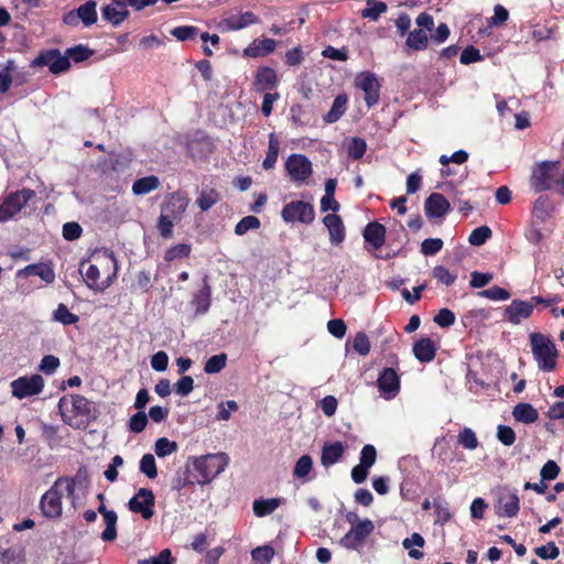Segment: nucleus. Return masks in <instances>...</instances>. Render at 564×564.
I'll list each match as a JSON object with an SVG mask.
<instances>
[{"instance_id": "1", "label": "nucleus", "mask_w": 564, "mask_h": 564, "mask_svg": "<svg viewBox=\"0 0 564 564\" xmlns=\"http://www.w3.org/2000/svg\"><path fill=\"white\" fill-rule=\"evenodd\" d=\"M191 204L186 192L174 191L164 196L160 206V216L156 221V229L163 239L173 237L174 226L182 221Z\"/></svg>"}, {"instance_id": "2", "label": "nucleus", "mask_w": 564, "mask_h": 564, "mask_svg": "<svg viewBox=\"0 0 564 564\" xmlns=\"http://www.w3.org/2000/svg\"><path fill=\"white\" fill-rule=\"evenodd\" d=\"M65 485V491L68 498L74 499L76 478L61 477L54 485L42 496L40 509L47 519H59L63 513L62 486Z\"/></svg>"}, {"instance_id": "3", "label": "nucleus", "mask_w": 564, "mask_h": 564, "mask_svg": "<svg viewBox=\"0 0 564 564\" xmlns=\"http://www.w3.org/2000/svg\"><path fill=\"white\" fill-rule=\"evenodd\" d=\"M228 463L229 458L225 453L195 457L193 459V467L198 474V476H195L197 485L204 486L209 484L225 470Z\"/></svg>"}, {"instance_id": "4", "label": "nucleus", "mask_w": 564, "mask_h": 564, "mask_svg": "<svg viewBox=\"0 0 564 564\" xmlns=\"http://www.w3.org/2000/svg\"><path fill=\"white\" fill-rule=\"evenodd\" d=\"M532 355L540 370L553 371L556 365L557 350L554 343L541 333H532L529 336Z\"/></svg>"}, {"instance_id": "5", "label": "nucleus", "mask_w": 564, "mask_h": 564, "mask_svg": "<svg viewBox=\"0 0 564 564\" xmlns=\"http://www.w3.org/2000/svg\"><path fill=\"white\" fill-rule=\"evenodd\" d=\"M58 410L63 416L65 423L70 424L67 421V413H70L74 417L84 416L86 419L93 417V402L80 394L64 395L58 401Z\"/></svg>"}, {"instance_id": "6", "label": "nucleus", "mask_w": 564, "mask_h": 564, "mask_svg": "<svg viewBox=\"0 0 564 564\" xmlns=\"http://www.w3.org/2000/svg\"><path fill=\"white\" fill-rule=\"evenodd\" d=\"M281 218L286 224L300 223L311 225L315 219V209L313 204L308 202L291 200L283 206Z\"/></svg>"}, {"instance_id": "7", "label": "nucleus", "mask_w": 564, "mask_h": 564, "mask_svg": "<svg viewBox=\"0 0 564 564\" xmlns=\"http://www.w3.org/2000/svg\"><path fill=\"white\" fill-rule=\"evenodd\" d=\"M32 189H22L8 195L0 205V221H6L17 215L33 197Z\"/></svg>"}, {"instance_id": "8", "label": "nucleus", "mask_w": 564, "mask_h": 564, "mask_svg": "<svg viewBox=\"0 0 564 564\" xmlns=\"http://www.w3.org/2000/svg\"><path fill=\"white\" fill-rule=\"evenodd\" d=\"M128 508L131 512L140 514L144 520L154 516L155 496L151 489L141 488L129 500Z\"/></svg>"}, {"instance_id": "9", "label": "nucleus", "mask_w": 564, "mask_h": 564, "mask_svg": "<svg viewBox=\"0 0 564 564\" xmlns=\"http://www.w3.org/2000/svg\"><path fill=\"white\" fill-rule=\"evenodd\" d=\"M373 530L372 521L365 519L360 523L350 527L349 531L340 539L339 544L347 550H356L364 544Z\"/></svg>"}, {"instance_id": "10", "label": "nucleus", "mask_w": 564, "mask_h": 564, "mask_svg": "<svg viewBox=\"0 0 564 564\" xmlns=\"http://www.w3.org/2000/svg\"><path fill=\"white\" fill-rule=\"evenodd\" d=\"M13 397L22 400L40 394L44 389V379L40 375L20 377L11 382Z\"/></svg>"}, {"instance_id": "11", "label": "nucleus", "mask_w": 564, "mask_h": 564, "mask_svg": "<svg viewBox=\"0 0 564 564\" xmlns=\"http://www.w3.org/2000/svg\"><path fill=\"white\" fill-rule=\"evenodd\" d=\"M215 149L213 140L203 131H195L186 138L187 153L194 160L206 159Z\"/></svg>"}, {"instance_id": "12", "label": "nucleus", "mask_w": 564, "mask_h": 564, "mask_svg": "<svg viewBox=\"0 0 564 564\" xmlns=\"http://www.w3.org/2000/svg\"><path fill=\"white\" fill-rule=\"evenodd\" d=\"M377 387L386 400H391L400 392V377L393 368H383L379 372Z\"/></svg>"}, {"instance_id": "13", "label": "nucleus", "mask_w": 564, "mask_h": 564, "mask_svg": "<svg viewBox=\"0 0 564 564\" xmlns=\"http://www.w3.org/2000/svg\"><path fill=\"white\" fill-rule=\"evenodd\" d=\"M88 263L87 260H83L79 264V272L84 276V281L86 285L96 292H104L112 284V279L116 278V272L112 276H108L104 281H99L100 279V271L96 264H88L87 269H85V265Z\"/></svg>"}, {"instance_id": "14", "label": "nucleus", "mask_w": 564, "mask_h": 564, "mask_svg": "<svg viewBox=\"0 0 564 564\" xmlns=\"http://www.w3.org/2000/svg\"><path fill=\"white\" fill-rule=\"evenodd\" d=\"M355 85L365 93V100L368 107L378 102L380 85L375 74L370 72L360 73L355 79Z\"/></svg>"}, {"instance_id": "15", "label": "nucleus", "mask_w": 564, "mask_h": 564, "mask_svg": "<svg viewBox=\"0 0 564 564\" xmlns=\"http://www.w3.org/2000/svg\"><path fill=\"white\" fill-rule=\"evenodd\" d=\"M34 62L37 65L47 66L53 74L66 72L70 67L68 56L62 55L58 50L42 53Z\"/></svg>"}, {"instance_id": "16", "label": "nucleus", "mask_w": 564, "mask_h": 564, "mask_svg": "<svg viewBox=\"0 0 564 564\" xmlns=\"http://www.w3.org/2000/svg\"><path fill=\"white\" fill-rule=\"evenodd\" d=\"M127 7L128 4L122 0H112L101 8V15L112 25H120L130 14Z\"/></svg>"}, {"instance_id": "17", "label": "nucleus", "mask_w": 564, "mask_h": 564, "mask_svg": "<svg viewBox=\"0 0 564 564\" xmlns=\"http://www.w3.org/2000/svg\"><path fill=\"white\" fill-rule=\"evenodd\" d=\"M533 312V303L513 300L505 310V318L513 324L518 325L522 319H527Z\"/></svg>"}, {"instance_id": "18", "label": "nucleus", "mask_w": 564, "mask_h": 564, "mask_svg": "<svg viewBox=\"0 0 564 564\" xmlns=\"http://www.w3.org/2000/svg\"><path fill=\"white\" fill-rule=\"evenodd\" d=\"M449 208V202L440 193H432L424 203V213L429 219L444 217Z\"/></svg>"}, {"instance_id": "19", "label": "nucleus", "mask_w": 564, "mask_h": 564, "mask_svg": "<svg viewBox=\"0 0 564 564\" xmlns=\"http://www.w3.org/2000/svg\"><path fill=\"white\" fill-rule=\"evenodd\" d=\"M323 224L329 234V241L334 246L340 245L346 238L343 219L337 214H327L323 217Z\"/></svg>"}, {"instance_id": "20", "label": "nucleus", "mask_w": 564, "mask_h": 564, "mask_svg": "<svg viewBox=\"0 0 564 564\" xmlns=\"http://www.w3.org/2000/svg\"><path fill=\"white\" fill-rule=\"evenodd\" d=\"M290 176H310L312 173V163L303 154H292L285 163Z\"/></svg>"}, {"instance_id": "21", "label": "nucleus", "mask_w": 564, "mask_h": 564, "mask_svg": "<svg viewBox=\"0 0 564 564\" xmlns=\"http://www.w3.org/2000/svg\"><path fill=\"white\" fill-rule=\"evenodd\" d=\"M192 305L194 306L196 315L206 314L212 305V288L206 275L203 279L202 289L194 294Z\"/></svg>"}, {"instance_id": "22", "label": "nucleus", "mask_w": 564, "mask_h": 564, "mask_svg": "<svg viewBox=\"0 0 564 564\" xmlns=\"http://www.w3.org/2000/svg\"><path fill=\"white\" fill-rule=\"evenodd\" d=\"M362 237L375 250L380 249L386 241V227L377 221L369 223L362 230Z\"/></svg>"}, {"instance_id": "23", "label": "nucleus", "mask_w": 564, "mask_h": 564, "mask_svg": "<svg viewBox=\"0 0 564 564\" xmlns=\"http://www.w3.org/2000/svg\"><path fill=\"white\" fill-rule=\"evenodd\" d=\"M104 518L106 529L101 533V540L104 542H113L117 539V522L118 516L113 510H108L104 503H100L98 510Z\"/></svg>"}, {"instance_id": "24", "label": "nucleus", "mask_w": 564, "mask_h": 564, "mask_svg": "<svg viewBox=\"0 0 564 564\" xmlns=\"http://www.w3.org/2000/svg\"><path fill=\"white\" fill-rule=\"evenodd\" d=\"M437 347L435 343L427 338H421L413 344L412 351L414 357L422 364L434 360Z\"/></svg>"}, {"instance_id": "25", "label": "nucleus", "mask_w": 564, "mask_h": 564, "mask_svg": "<svg viewBox=\"0 0 564 564\" xmlns=\"http://www.w3.org/2000/svg\"><path fill=\"white\" fill-rule=\"evenodd\" d=\"M555 212V206L547 195H540L532 204V216L540 223H545Z\"/></svg>"}, {"instance_id": "26", "label": "nucleus", "mask_w": 564, "mask_h": 564, "mask_svg": "<svg viewBox=\"0 0 564 564\" xmlns=\"http://www.w3.org/2000/svg\"><path fill=\"white\" fill-rule=\"evenodd\" d=\"M345 453V446L341 442L325 443L322 447L321 464L324 467H330L338 463Z\"/></svg>"}, {"instance_id": "27", "label": "nucleus", "mask_w": 564, "mask_h": 564, "mask_svg": "<svg viewBox=\"0 0 564 564\" xmlns=\"http://www.w3.org/2000/svg\"><path fill=\"white\" fill-rule=\"evenodd\" d=\"M519 512V498L516 494L501 496L498 500V516L514 518Z\"/></svg>"}, {"instance_id": "28", "label": "nucleus", "mask_w": 564, "mask_h": 564, "mask_svg": "<svg viewBox=\"0 0 564 564\" xmlns=\"http://www.w3.org/2000/svg\"><path fill=\"white\" fill-rule=\"evenodd\" d=\"M276 74L271 67H261L258 69L254 87L257 91H265L276 85Z\"/></svg>"}, {"instance_id": "29", "label": "nucleus", "mask_w": 564, "mask_h": 564, "mask_svg": "<svg viewBox=\"0 0 564 564\" xmlns=\"http://www.w3.org/2000/svg\"><path fill=\"white\" fill-rule=\"evenodd\" d=\"M220 199L221 195L216 188L203 187L202 191L198 193L195 203L202 212H207L218 202H220Z\"/></svg>"}, {"instance_id": "30", "label": "nucleus", "mask_w": 564, "mask_h": 564, "mask_svg": "<svg viewBox=\"0 0 564 564\" xmlns=\"http://www.w3.org/2000/svg\"><path fill=\"white\" fill-rule=\"evenodd\" d=\"M275 41L272 39L254 40L251 45L245 48L243 53L250 57L265 56L275 48Z\"/></svg>"}, {"instance_id": "31", "label": "nucleus", "mask_w": 564, "mask_h": 564, "mask_svg": "<svg viewBox=\"0 0 564 564\" xmlns=\"http://www.w3.org/2000/svg\"><path fill=\"white\" fill-rule=\"evenodd\" d=\"M512 416L519 423L532 424L538 420L539 414L530 403H518L513 406Z\"/></svg>"}, {"instance_id": "32", "label": "nucleus", "mask_w": 564, "mask_h": 564, "mask_svg": "<svg viewBox=\"0 0 564 564\" xmlns=\"http://www.w3.org/2000/svg\"><path fill=\"white\" fill-rule=\"evenodd\" d=\"M25 275L40 276L46 283H53L55 272L52 265L46 263H34L25 267L22 271Z\"/></svg>"}, {"instance_id": "33", "label": "nucleus", "mask_w": 564, "mask_h": 564, "mask_svg": "<svg viewBox=\"0 0 564 564\" xmlns=\"http://www.w3.org/2000/svg\"><path fill=\"white\" fill-rule=\"evenodd\" d=\"M257 22H258V18L252 12L248 11L240 15H231V17L225 19L221 22V24L227 30L234 31V30L243 29V28L248 26L249 24H253Z\"/></svg>"}, {"instance_id": "34", "label": "nucleus", "mask_w": 564, "mask_h": 564, "mask_svg": "<svg viewBox=\"0 0 564 564\" xmlns=\"http://www.w3.org/2000/svg\"><path fill=\"white\" fill-rule=\"evenodd\" d=\"M281 505L279 498L257 499L253 501L252 510L256 517L263 518L273 513Z\"/></svg>"}, {"instance_id": "35", "label": "nucleus", "mask_w": 564, "mask_h": 564, "mask_svg": "<svg viewBox=\"0 0 564 564\" xmlns=\"http://www.w3.org/2000/svg\"><path fill=\"white\" fill-rule=\"evenodd\" d=\"M97 2L89 0L76 9V15L84 25L89 26L97 21Z\"/></svg>"}, {"instance_id": "36", "label": "nucleus", "mask_w": 564, "mask_h": 564, "mask_svg": "<svg viewBox=\"0 0 564 564\" xmlns=\"http://www.w3.org/2000/svg\"><path fill=\"white\" fill-rule=\"evenodd\" d=\"M347 108V96L338 95L333 101L330 110L324 116V121L334 123L345 113Z\"/></svg>"}, {"instance_id": "37", "label": "nucleus", "mask_w": 564, "mask_h": 564, "mask_svg": "<svg viewBox=\"0 0 564 564\" xmlns=\"http://www.w3.org/2000/svg\"><path fill=\"white\" fill-rule=\"evenodd\" d=\"M425 544L424 539L419 533H413L411 538L404 539L402 542V546L409 551L408 555L413 560H421L423 557V553L419 550L411 549L413 545L416 547H423Z\"/></svg>"}, {"instance_id": "38", "label": "nucleus", "mask_w": 564, "mask_h": 564, "mask_svg": "<svg viewBox=\"0 0 564 564\" xmlns=\"http://www.w3.org/2000/svg\"><path fill=\"white\" fill-rule=\"evenodd\" d=\"M192 252V246L189 243H177L170 247L163 256L164 261L172 262L176 259H186Z\"/></svg>"}, {"instance_id": "39", "label": "nucleus", "mask_w": 564, "mask_h": 564, "mask_svg": "<svg viewBox=\"0 0 564 564\" xmlns=\"http://www.w3.org/2000/svg\"><path fill=\"white\" fill-rule=\"evenodd\" d=\"M178 451V445L174 441H170L167 437H161L156 440L154 444V453L159 458H164Z\"/></svg>"}, {"instance_id": "40", "label": "nucleus", "mask_w": 564, "mask_h": 564, "mask_svg": "<svg viewBox=\"0 0 564 564\" xmlns=\"http://www.w3.org/2000/svg\"><path fill=\"white\" fill-rule=\"evenodd\" d=\"M387 10L388 7L384 2L378 0H367V7L361 11V17L376 21L380 14L384 13Z\"/></svg>"}, {"instance_id": "41", "label": "nucleus", "mask_w": 564, "mask_h": 564, "mask_svg": "<svg viewBox=\"0 0 564 564\" xmlns=\"http://www.w3.org/2000/svg\"><path fill=\"white\" fill-rule=\"evenodd\" d=\"M427 34L422 29L413 30L409 33L406 39V45L415 51H421L427 46Z\"/></svg>"}, {"instance_id": "42", "label": "nucleus", "mask_w": 564, "mask_h": 564, "mask_svg": "<svg viewBox=\"0 0 564 564\" xmlns=\"http://www.w3.org/2000/svg\"><path fill=\"white\" fill-rule=\"evenodd\" d=\"M54 319L64 326H69L76 324L79 317L72 313L65 304L61 303L54 311Z\"/></svg>"}, {"instance_id": "43", "label": "nucleus", "mask_w": 564, "mask_h": 564, "mask_svg": "<svg viewBox=\"0 0 564 564\" xmlns=\"http://www.w3.org/2000/svg\"><path fill=\"white\" fill-rule=\"evenodd\" d=\"M457 442L463 448L468 451H474L479 445L475 432L469 427H464L459 431Z\"/></svg>"}, {"instance_id": "44", "label": "nucleus", "mask_w": 564, "mask_h": 564, "mask_svg": "<svg viewBox=\"0 0 564 564\" xmlns=\"http://www.w3.org/2000/svg\"><path fill=\"white\" fill-rule=\"evenodd\" d=\"M227 364V355L221 352L219 355H214L207 359L204 366V371L207 375H216L219 373Z\"/></svg>"}, {"instance_id": "45", "label": "nucleus", "mask_w": 564, "mask_h": 564, "mask_svg": "<svg viewBox=\"0 0 564 564\" xmlns=\"http://www.w3.org/2000/svg\"><path fill=\"white\" fill-rule=\"evenodd\" d=\"M159 178H137L132 185L134 195H144L159 187Z\"/></svg>"}, {"instance_id": "46", "label": "nucleus", "mask_w": 564, "mask_h": 564, "mask_svg": "<svg viewBox=\"0 0 564 564\" xmlns=\"http://www.w3.org/2000/svg\"><path fill=\"white\" fill-rule=\"evenodd\" d=\"M274 556V549L270 545L258 546L251 552L252 561L256 564H270Z\"/></svg>"}, {"instance_id": "47", "label": "nucleus", "mask_w": 564, "mask_h": 564, "mask_svg": "<svg viewBox=\"0 0 564 564\" xmlns=\"http://www.w3.org/2000/svg\"><path fill=\"white\" fill-rule=\"evenodd\" d=\"M261 226L260 219L256 216H246L238 221L235 227V234L237 236H243L249 230L259 229Z\"/></svg>"}, {"instance_id": "48", "label": "nucleus", "mask_w": 564, "mask_h": 564, "mask_svg": "<svg viewBox=\"0 0 564 564\" xmlns=\"http://www.w3.org/2000/svg\"><path fill=\"white\" fill-rule=\"evenodd\" d=\"M491 234L488 226L477 227L469 234L468 242L475 247L482 246L491 237Z\"/></svg>"}, {"instance_id": "49", "label": "nucleus", "mask_w": 564, "mask_h": 564, "mask_svg": "<svg viewBox=\"0 0 564 564\" xmlns=\"http://www.w3.org/2000/svg\"><path fill=\"white\" fill-rule=\"evenodd\" d=\"M279 147H280V143H279L278 138L275 137L274 133H270L269 149H268L267 158L264 159V161L262 163L264 169H270L275 163V161L278 159Z\"/></svg>"}, {"instance_id": "50", "label": "nucleus", "mask_w": 564, "mask_h": 564, "mask_svg": "<svg viewBox=\"0 0 564 564\" xmlns=\"http://www.w3.org/2000/svg\"><path fill=\"white\" fill-rule=\"evenodd\" d=\"M140 471L144 474L149 479L158 477V468L155 458L152 454H145L140 460Z\"/></svg>"}, {"instance_id": "51", "label": "nucleus", "mask_w": 564, "mask_h": 564, "mask_svg": "<svg viewBox=\"0 0 564 564\" xmlns=\"http://www.w3.org/2000/svg\"><path fill=\"white\" fill-rule=\"evenodd\" d=\"M313 468V460L310 455L301 456L295 463L293 476L296 478H305Z\"/></svg>"}, {"instance_id": "52", "label": "nucleus", "mask_w": 564, "mask_h": 564, "mask_svg": "<svg viewBox=\"0 0 564 564\" xmlns=\"http://www.w3.org/2000/svg\"><path fill=\"white\" fill-rule=\"evenodd\" d=\"M478 295L492 301H507L510 299V293L498 285L482 290L478 292Z\"/></svg>"}, {"instance_id": "53", "label": "nucleus", "mask_w": 564, "mask_h": 564, "mask_svg": "<svg viewBox=\"0 0 564 564\" xmlns=\"http://www.w3.org/2000/svg\"><path fill=\"white\" fill-rule=\"evenodd\" d=\"M148 416L143 411H138L129 420V430L134 434L143 432L148 425Z\"/></svg>"}, {"instance_id": "54", "label": "nucleus", "mask_w": 564, "mask_h": 564, "mask_svg": "<svg viewBox=\"0 0 564 564\" xmlns=\"http://www.w3.org/2000/svg\"><path fill=\"white\" fill-rule=\"evenodd\" d=\"M432 276L440 283L449 286L456 281V275L452 274L448 269L443 265H436L432 271Z\"/></svg>"}, {"instance_id": "55", "label": "nucleus", "mask_w": 564, "mask_h": 564, "mask_svg": "<svg viewBox=\"0 0 564 564\" xmlns=\"http://www.w3.org/2000/svg\"><path fill=\"white\" fill-rule=\"evenodd\" d=\"M443 248V240L440 238H426L421 243V252L425 256H434Z\"/></svg>"}, {"instance_id": "56", "label": "nucleus", "mask_w": 564, "mask_h": 564, "mask_svg": "<svg viewBox=\"0 0 564 564\" xmlns=\"http://www.w3.org/2000/svg\"><path fill=\"white\" fill-rule=\"evenodd\" d=\"M218 413L216 415L217 421H228L231 417V412H236L238 410V404L234 400H229L227 402H220L218 404Z\"/></svg>"}, {"instance_id": "57", "label": "nucleus", "mask_w": 564, "mask_h": 564, "mask_svg": "<svg viewBox=\"0 0 564 564\" xmlns=\"http://www.w3.org/2000/svg\"><path fill=\"white\" fill-rule=\"evenodd\" d=\"M352 347L360 356L365 357L370 352V341L365 333H357Z\"/></svg>"}, {"instance_id": "58", "label": "nucleus", "mask_w": 564, "mask_h": 564, "mask_svg": "<svg viewBox=\"0 0 564 564\" xmlns=\"http://www.w3.org/2000/svg\"><path fill=\"white\" fill-rule=\"evenodd\" d=\"M367 149L366 141L360 138H352L348 145V155L355 160L360 159Z\"/></svg>"}, {"instance_id": "59", "label": "nucleus", "mask_w": 564, "mask_h": 564, "mask_svg": "<svg viewBox=\"0 0 564 564\" xmlns=\"http://www.w3.org/2000/svg\"><path fill=\"white\" fill-rule=\"evenodd\" d=\"M377 459V451L372 445H365L360 452L359 464L371 468Z\"/></svg>"}, {"instance_id": "60", "label": "nucleus", "mask_w": 564, "mask_h": 564, "mask_svg": "<svg viewBox=\"0 0 564 564\" xmlns=\"http://www.w3.org/2000/svg\"><path fill=\"white\" fill-rule=\"evenodd\" d=\"M83 228L78 223L69 221L63 226V237L65 240L74 241L80 238Z\"/></svg>"}, {"instance_id": "61", "label": "nucleus", "mask_w": 564, "mask_h": 564, "mask_svg": "<svg viewBox=\"0 0 564 564\" xmlns=\"http://www.w3.org/2000/svg\"><path fill=\"white\" fill-rule=\"evenodd\" d=\"M440 327L446 328L455 323V314L448 308H442L433 318Z\"/></svg>"}, {"instance_id": "62", "label": "nucleus", "mask_w": 564, "mask_h": 564, "mask_svg": "<svg viewBox=\"0 0 564 564\" xmlns=\"http://www.w3.org/2000/svg\"><path fill=\"white\" fill-rule=\"evenodd\" d=\"M175 393L181 397L188 395L194 390V379L189 376H183L175 384H174Z\"/></svg>"}, {"instance_id": "63", "label": "nucleus", "mask_w": 564, "mask_h": 564, "mask_svg": "<svg viewBox=\"0 0 564 564\" xmlns=\"http://www.w3.org/2000/svg\"><path fill=\"white\" fill-rule=\"evenodd\" d=\"M560 474V468L554 460H547L540 470L542 481L554 480Z\"/></svg>"}, {"instance_id": "64", "label": "nucleus", "mask_w": 564, "mask_h": 564, "mask_svg": "<svg viewBox=\"0 0 564 564\" xmlns=\"http://www.w3.org/2000/svg\"><path fill=\"white\" fill-rule=\"evenodd\" d=\"M174 562L171 551L165 549L155 557L139 560L138 564H174Z\"/></svg>"}]
</instances>
